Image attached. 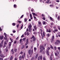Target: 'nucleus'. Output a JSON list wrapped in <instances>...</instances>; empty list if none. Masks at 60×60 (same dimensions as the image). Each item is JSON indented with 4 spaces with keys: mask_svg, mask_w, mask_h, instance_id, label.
Returning <instances> with one entry per match:
<instances>
[{
    "mask_svg": "<svg viewBox=\"0 0 60 60\" xmlns=\"http://www.w3.org/2000/svg\"><path fill=\"white\" fill-rule=\"evenodd\" d=\"M46 53L47 55H48V56H49V51H47L46 52Z\"/></svg>",
    "mask_w": 60,
    "mask_h": 60,
    "instance_id": "16",
    "label": "nucleus"
},
{
    "mask_svg": "<svg viewBox=\"0 0 60 60\" xmlns=\"http://www.w3.org/2000/svg\"><path fill=\"white\" fill-rule=\"evenodd\" d=\"M26 31V32H28V29L27 28V29Z\"/></svg>",
    "mask_w": 60,
    "mask_h": 60,
    "instance_id": "62",
    "label": "nucleus"
},
{
    "mask_svg": "<svg viewBox=\"0 0 60 60\" xmlns=\"http://www.w3.org/2000/svg\"><path fill=\"white\" fill-rule=\"evenodd\" d=\"M48 32H49V33H50V32H51V30H50V29H49Z\"/></svg>",
    "mask_w": 60,
    "mask_h": 60,
    "instance_id": "37",
    "label": "nucleus"
},
{
    "mask_svg": "<svg viewBox=\"0 0 60 60\" xmlns=\"http://www.w3.org/2000/svg\"><path fill=\"white\" fill-rule=\"evenodd\" d=\"M52 56H51L50 57V60H52Z\"/></svg>",
    "mask_w": 60,
    "mask_h": 60,
    "instance_id": "47",
    "label": "nucleus"
},
{
    "mask_svg": "<svg viewBox=\"0 0 60 60\" xmlns=\"http://www.w3.org/2000/svg\"><path fill=\"white\" fill-rule=\"evenodd\" d=\"M12 58H13V57L12 56H11L10 57V60H12Z\"/></svg>",
    "mask_w": 60,
    "mask_h": 60,
    "instance_id": "31",
    "label": "nucleus"
},
{
    "mask_svg": "<svg viewBox=\"0 0 60 60\" xmlns=\"http://www.w3.org/2000/svg\"><path fill=\"white\" fill-rule=\"evenodd\" d=\"M3 42H4V40H2L1 44H3Z\"/></svg>",
    "mask_w": 60,
    "mask_h": 60,
    "instance_id": "49",
    "label": "nucleus"
},
{
    "mask_svg": "<svg viewBox=\"0 0 60 60\" xmlns=\"http://www.w3.org/2000/svg\"><path fill=\"white\" fill-rule=\"evenodd\" d=\"M49 34H47V36H49Z\"/></svg>",
    "mask_w": 60,
    "mask_h": 60,
    "instance_id": "60",
    "label": "nucleus"
},
{
    "mask_svg": "<svg viewBox=\"0 0 60 60\" xmlns=\"http://www.w3.org/2000/svg\"><path fill=\"white\" fill-rule=\"evenodd\" d=\"M54 49L55 50H56V49H57V48H56V46H54Z\"/></svg>",
    "mask_w": 60,
    "mask_h": 60,
    "instance_id": "44",
    "label": "nucleus"
},
{
    "mask_svg": "<svg viewBox=\"0 0 60 60\" xmlns=\"http://www.w3.org/2000/svg\"><path fill=\"white\" fill-rule=\"evenodd\" d=\"M4 38V36H0V39L2 40V39H3V38Z\"/></svg>",
    "mask_w": 60,
    "mask_h": 60,
    "instance_id": "13",
    "label": "nucleus"
},
{
    "mask_svg": "<svg viewBox=\"0 0 60 60\" xmlns=\"http://www.w3.org/2000/svg\"><path fill=\"white\" fill-rule=\"evenodd\" d=\"M23 25H22L21 26V29H22V28H23Z\"/></svg>",
    "mask_w": 60,
    "mask_h": 60,
    "instance_id": "55",
    "label": "nucleus"
},
{
    "mask_svg": "<svg viewBox=\"0 0 60 60\" xmlns=\"http://www.w3.org/2000/svg\"><path fill=\"white\" fill-rule=\"evenodd\" d=\"M47 1L46 2V3H47V4H49V2L50 1V0H47Z\"/></svg>",
    "mask_w": 60,
    "mask_h": 60,
    "instance_id": "19",
    "label": "nucleus"
},
{
    "mask_svg": "<svg viewBox=\"0 0 60 60\" xmlns=\"http://www.w3.org/2000/svg\"><path fill=\"white\" fill-rule=\"evenodd\" d=\"M31 27H32V25H31V24H30L28 27L29 31V32H31L32 31V29L31 28Z\"/></svg>",
    "mask_w": 60,
    "mask_h": 60,
    "instance_id": "2",
    "label": "nucleus"
},
{
    "mask_svg": "<svg viewBox=\"0 0 60 60\" xmlns=\"http://www.w3.org/2000/svg\"><path fill=\"white\" fill-rule=\"evenodd\" d=\"M37 34V33L36 32H34L33 33V34Z\"/></svg>",
    "mask_w": 60,
    "mask_h": 60,
    "instance_id": "43",
    "label": "nucleus"
},
{
    "mask_svg": "<svg viewBox=\"0 0 60 60\" xmlns=\"http://www.w3.org/2000/svg\"><path fill=\"white\" fill-rule=\"evenodd\" d=\"M58 20H59V19H60V17H59V16H58L57 18Z\"/></svg>",
    "mask_w": 60,
    "mask_h": 60,
    "instance_id": "48",
    "label": "nucleus"
},
{
    "mask_svg": "<svg viewBox=\"0 0 60 60\" xmlns=\"http://www.w3.org/2000/svg\"><path fill=\"white\" fill-rule=\"evenodd\" d=\"M23 16H24V15H22L20 17V19H21L23 17Z\"/></svg>",
    "mask_w": 60,
    "mask_h": 60,
    "instance_id": "51",
    "label": "nucleus"
},
{
    "mask_svg": "<svg viewBox=\"0 0 60 60\" xmlns=\"http://www.w3.org/2000/svg\"><path fill=\"white\" fill-rule=\"evenodd\" d=\"M40 58L41 59H42V56H40Z\"/></svg>",
    "mask_w": 60,
    "mask_h": 60,
    "instance_id": "33",
    "label": "nucleus"
},
{
    "mask_svg": "<svg viewBox=\"0 0 60 60\" xmlns=\"http://www.w3.org/2000/svg\"><path fill=\"white\" fill-rule=\"evenodd\" d=\"M43 60H46V58H45V57H43Z\"/></svg>",
    "mask_w": 60,
    "mask_h": 60,
    "instance_id": "38",
    "label": "nucleus"
},
{
    "mask_svg": "<svg viewBox=\"0 0 60 60\" xmlns=\"http://www.w3.org/2000/svg\"><path fill=\"white\" fill-rule=\"evenodd\" d=\"M28 39H27L26 40V42L27 43H28Z\"/></svg>",
    "mask_w": 60,
    "mask_h": 60,
    "instance_id": "28",
    "label": "nucleus"
},
{
    "mask_svg": "<svg viewBox=\"0 0 60 60\" xmlns=\"http://www.w3.org/2000/svg\"><path fill=\"white\" fill-rule=\"evenodd\" d=\"M49 6L50 7H52L53 6V5H49Z\"/></svg>",
    "mask_w": 60,
    "mask_h": 60,
    "instance_id": "53",
    "label": "nucleus"
},
{
    "mask_svg": "<svg viewBox=\"0 0 60 60\" xmlns=\"http://www.w3.org/2000/svg\"><path fill=\"white\" fill-rule=\"evenodd\" d=\"M33 49H32L31 51V50H29L28 51V53L29 55L31 54L32 55L33 54Z\"/></svg>",
    "mask_w": 60,
    "mask_h": 60,
    "instance_id": "3",
    "label": "nucleus"
},
{
    "mask_svg": "<svg viewBox=\"0 0 60 60\" xmlns=\"http://www.w3.org/2000/svg\"><path fill=\"white\" fill-rule=\"evenodd\" d=\"M26 40V38H24L22 39V40L23 41H24L25 40Z\"/></svg>",
    "mask_w": 60,
    "mask_h": 60,
    "instance_id": "41",
    "label": "nucleus"
},
{
    "mask_svg": "<svg viewBox=\"0 0 60 60\" xmlns=\"http://www.w3.org/2000/svg\"><path fill=\"white\" fill-rule=\"evenodd\" d=\"M24 47H25V45H23L22 46L21 48L22 49H23L24 48Z\"/></svg>",
    "mask_w": 60,
    "mask_h": 60,
    "instance_id": "35",
    "label": "nucleus"
},
{
    "mask_svg": "<svg viewBox=\"0 0 60 60\" xmlns=\"http://www.w3.org/2000/svg\"><path fill=\"white\" fill-rule=\"evenodd\" d=\"M41 16L42 17H45V15H43V14H42Z\"/></svg>",
    "mask_w": 60,
    "mask_h": 60,
    "instance_id": "52",
    "label": "nucleus"
},
{
    "mask_svg": "<svg viewBox=\"0 0 60 60\" xmlns=\"http://www.w3.org/2000/svg\"><path fill=\"white\" fill-rule=\"evenodd\" d=\"M43 20H45L46 19V18H45V17H43Z\"/></svg>",
    "mask_w": 60,
    "mask_h": 60,
    "instance_id": "50",
    "label": "nucleus"
},
{
    "mask_svg": "<svg viewBox=\"0 0 60 60\" xmlns=\"http://www.w3.org/2000/svg\"><path fill=\"white\" fill-rule=\"evenodd\" d=\"M27 19L26 18H25L24 19V21H25V22H26L27 21Z\"/></svg>",
    "mask_w": 60,
    "mask_h": 60,
    "instance_id": "30",
    "label": "nucleus"
},
{
    "mask_svg": "<svg viewBox=\"0 0 60 60\" xmlns=\"http://www.w3.org/2000/svg\"><path fill=\"white\" fill-rule=\"evenodd\" d=\"M43 50L45 49V48L43 46H42V45H41L40 46V49L41 50L40 51V52H42L43 51Z\"/></svg>",
    "mask_w": 60,
    "mask_h": 60,
    "instance_id": "1",
    "label": "nucleus"
},
{
    "mask_svg": "<svg viewBox=\"0 0 60 60\" xmlns=\"http://www.w3.org/2000/svg\"><path fill=\"white\" fill-rule=\"evenodd\" d=\"M4 35H5V37L6 38V39H5V37H4V40H7V36H7V34H6L5 33H4Z\"/></svg>",
    "mask_w": 60,
    "mask_h": 60,
    "instance_id": "6",
    "label": "nucleus"
},
{
    "mask_svg": "<svg viewBox=\"0 0 60 60\" xmlns=\"http://www.w3.org/2000/svg\"><path fill=\"white\" fill-rule=\"evenodd\" d=\"M10 40H11V42H13V39H11V38H10Z\"/></svg>",
    "mask_w": 60,
    "mask_h": 60,
    "instance_id": "20",
    "label": "nucleus"
},
{
    "mask_svg": "<svg viewBox=\"0 0 60 60\" xmlns=\"http://www.w3.org/2000/svg\"><path fill=\"white\" fill-rule=\"evenodd\" d=\"M20 54H23V52H21Z\"/></svg>",
    "mask_w": 60,
    "mask_h": 60,
    "instance_id": "54",
    "label": "nucleus"
},
{
    "mask_svg": "<svg viewBox=\"0 0 60 60\" xmlns=\"http://www.w3.org/2000/svg\"><path fill=\"white\" fill-rule=\"evenodd\" d=\"M43 34L44 36H45V33H44V32H43Z\"/></svg>",
    "mask_w": 60,
    "mask_h": 60,
    "instance_id": "61",
    "label": "nucleus"
},
{
    "mask_svg": "<svg viewBox=\"0 0 60 60\" xmlns=\"http://www.w3.org/2000/svg\"><path fill=\"white\" fill-rule=\"evenodd\" d=\"M49 49H50V48L49 47L48 48H47V51H48L49 50Z\"/></svg>",
    "mask_w": 60,
    "mask_h": 60,
    "instance_id": "39",
    "label": "nucleus"
},
{
    "mask_svg": "<svg viewBox=\"0 0 60 60\" xmlns=\"http://www.w3.org/2000/svg\"><path fill=\"white\" fill-rule=\"evenodd\" d=\"M0 60H3V59L2 58L0 57Z\"/></svg>",
    "mask_w": 60,
    "mask_h": 60,
    "instance_id": "56",
    "label": "nucleus"
},
{
    "mask_svg": "<svg viewBox=\"0 0 60 60\" xmlns=\"http://www.w3.org/2000/svg\"><path fill=\"white\" fill-rule=\"evenodd\" d=\"M3 46V44L0 43V47H2Z\"/></svg>",
    "mask_w": 60,
    "mask_h": 60,
    "instance_id": "25",
    "label": "nucleus"
},
{
    "mask_svg": "<svg viewBox=\"0 0 60 60\" xmlns=\"http://www.w3.org/2000/svg\"><path fill=\"white\" fill-rule=\"evenodd\" d=\"M13 25L14 26H15V23H13Z\"/></svg>",
    "mask_w": 60,
    "mask_h": 60,
    "instance_id": "59",
    "label": "nucleus"
},
{
    "mask_svg": "<svg viewBox=\"0 0 60 60\" xmlns=\"http://www.w3.org/2000/svg\"><path fill=\"white\" fill-rule=\"evenodd\" d=\"M7 43V42L6 41H5L4 43V45H6Z\"/></svg>",
    "mask_w": 60,
    "mask_h": 60,
    "instance_id": "23",
    "label": "nucleus"
},
{
    "mask_svg": "<svg viewBox=\"0 0 60 60\" xmlns=\"http://www.w3.org/2000/svg\"><path fill=\"white\" fill-rule=\"evenodd\" d=\"M50 47H51V49H54V48H53V46L51 45L50 46Z\"/></svg>",
    "mask_w": 60,
    "mask_h": 60,
    "instance_id": "36",
    "label": "nucleus"
},
{
    "mask_svg": "<svg viewBox=\"0 0 60 60\" xmlns=\"http://www.w3.org/2000/svg\"><path fill=\"white\" fill-rule=\"evenodd\" d=\"M0 56L2 57H4V56L3 55L2 53L0 55Z\"/></svg>",
    "mask_w": 60,
    "mask_h": 60,
    "instance_id": "9",
    "label": "nucleus"
},
{
    "mask_svg": "<svg viewBox=\"0 0 60 60\" xmlns=\"http://www.w3.org/2000/svg\"><path fill=\"white\" fill-rule=\"evenodd\" d=\"M19 59L20 60H21V56H20L19 57Z\"/></svg>",
    "mask_w": 60,
    "mask_h": 60,
    "instance_id": "32",
    "label": "nucleus"
},
{
    "mask_svg": "<svg viewBox=\"0 0 60 60\" xmlns=\"http://www.w3.org/2000/svg\"><path fill=\"white\" fill-rule=\"evenodd\" d=\"M34 59V57H33L31 59V60H33Z\"/></svg>",
    "mask_w": 60,
    "mask_h": 60,
    "instance_id": "26",
    "label": "nucleus"
},
{
    "mask_svg": "<svg viewBox=\"0 0 60 60\" xmlns=\"http://www.w3.org/2000/svg\"><path fill=\"white\" fill-rule=\"evenodd\" d=\"M43 25H45V24H46V22H44V21H43Z\"/></svg>",
    "mask_w": 60,
    "mask_h": 60,
    "instance_id": "27",
    "label": "nucleus"
},
{
    "mask_svg": "<svg viewBox=\"0 0 60 60\" xmlns=\"http://www.w3.org/2000/svg\"><path fill=\"white\" fill-rule=\"evenodd\" d=\"M14 60H18V59H17V58H15L14 59Z\"/></svg>",
    "mask_w": 60,
    "mask_h": 60,
    "instance_id": "64",
    "label": "nucleus"
},
{
    "mask_svg": "<svg viewBox=\"0 0 60 60\" xmlns=\"http://www.w3.org/2000/svg\"><path fill=\"white\" fill-rule=\"evenodd\" d=\"M58 49H59V50H60V47H58Z\"/></svg>",
    "mask_w": 60,
    "mask_h": 60,
    "instance_id": "63",
    "label": "nucleus"
},
{
    "mask_svg": "<svg viewBox=\"0 0 60 60\" xmlns=\"http://www.w3.org/2000/svg\"><path fill=\"white\" fill-rule=\"evenodd\" d=\"M38 56V54H37L36 55V56L35 57V59H37V57Z\"/></svg>",
    "mask_w": 60,
    "mask_h": 60,
    "instance_id": "14",
    "label": "nucleus"
},
{
    "mask_svg": "<svg viewBox=\"0 0 60 60\" xmlns=\"http://www.w3.org/2000/svg\"><path fill=\"white\" fill-rule=\"evenodd\" d=\"M32 14L34 16H37V14H35V13H32Z\"/></svg>",
    "mask_w": 60,
    "mask_h": 60,
    "instance_id": "10",
    "label": "nucleus"
},
{
    "mask_svg": "<svg viewBox=\"0 0 60 60\" xmlns=\"http://www.w3.org/2000/svg\"><path fill=\"white\" fill-rule=\"evenodd\" d=\"M49 18L50 20H52V21H53L54 20V19H53L51 17H50Z\"/></svg>",
    "mask_w": 60,
    "mask_h": 60,
    "instance_id": "8",
    "label": "nucleus"
},
{
    "mask_svg": "<svg viewBox=\"0 0 60 60\" xmlns=\"http://www.w3.org/2000/svg\"><path fill=\"white\" fill-rule=\"evenodd\" d=\"M38 24H40V25H41V22L39 21L38 22Z\"/></svg>",
    "mask_w": 60,
    "mask_h": 60,
    "instance_id": "40",
    "label": "nucleus"
},
{
    "mask_svg": "<svg viewBox=\"0 0 60 60\" xmlns=\"http://www.w3.org/2000/svg\"><path fill=\"white\" fill-rule=\"evenodd\" d=\"M14 8H15H15H16L17 7L16 5L14 4Z\"/></svg>",
    "mask_w": 60,
    "mask_h": 60,
    "instance_id": "22",
    "label": "nucleus"
},
{
    "mask_svg": "<svg viewBox=\"0 0 60 60\" xmlns=\"http://www.w3.org/2000/svg\"><path fill=\"white\" fill-rule=\"evenodd\" d=\"M26 55V54H25V52L24 53L23 55H22V58H23V59H24V57H25V55Z\"/></svg>",
    "mask_w": 60,
    "mask_h": 60,
    "instance_id": "7",
    "label": "nucleus"
},
{
    "mask_svg": "<svg viewBox=\"0 0 60 60\" xmlns=\"http://www.w3.org/2000/svg\"><path fill=\"white\" fill-rule=\"evenodd\" d=\"M55 55L56 56H58V54L56 52H55Z\"/></svg>",
    "mask_w": 60,
    "mask_h": 60,
    "instance_id": "17",
    "label": "nucleus"
},
{
    "mask_svg": "<svg viewBox=\"0 0 60 60\" xmlns=\"http://www.w3.org/2000/svg\"><path fill=\"white\" fill-rule=\"evenodd\" d=\"M9 47H10V46H11V42H9Z\"/></svg>",
    "mask_w": 60,
    "mask_h": 60,
    "instance_id": "11",
    "label": "nucleus"
},
{
    "mask_svg": "<svg viewBox=\"0 0 60 60\" xmlns=\"http://www.w3.org/2000/svg\"><path fill=\"white\" fill-rule=\"evenodd\" d=\"M8 49H6V51L7 52H8Z\"/></svg>",
    "mask_w": 60,
    "mask_h": 60,
    "instance_id": "58",
    "label": "nucleus"
},
{
    "mask_svg": "<svg viewBox=\"0 0 60 60\" xmlns=\"http://www.w3.org/2000/svg\"><path fill=\"white\" fill-rule=\"evenodd\" d=\"M14 51H15V52H17V49H15L14 50Z\"/></svg>",
    "mask_w": 60,
    "mask_h": 60,
    "instance_id": "29",
    "label": "nucleus"
},
{
    "mask_svg": "<svg viewBox=\"0 0 60 60\" xmlns=\"http://www.w3.org/2000/svg\"><path fill=\"white\" fill-rule=\"evenodd\" d=\"M52 39H55V37L53 35L52 37Z\"/></svg>",
    "mask_w": 60,
    "mask_h": 60,
    "instance_id": "18",
    "label": "nucleus"
},
{
    "mask_svg": "<svg viewBox=\"0 0 60 60\" xmlns=\"http://www.w3.org/2000/svg\"><path fill=\"white\" fill-rule=\"evenodd\" d=\"M14 44H16L17 43V41H15L14 42Z\"/></svg>",
    "mask_w": 60,
    "mask_h": 60,
    "instance_id": "46",
    "label": "nucleus"
},
{
    "mask_svg": "<svg viewBox=\"0 0 60 60\" xmlns=\"http://www.w3.org/2000/svg\"><path fill=\"white\" fill-rule=\"evenodd\" d=\"M59 43H60V41L59 40L55 42V44H58Z\"/></svg>",
    "mask_w": 60,
    "mask_h": 60,
    "instance_id": "5",
    "label": "nucleus"
},
{
    "mask_svg": "<svg viewBox=\"0 0 60 60\" xmlns=\"http://www.w3.org/2000/svg\"><path fill=\"white\" fill-rule=\"evenodd\" d=\"M40 56H39L38 58V60H40Z\"/></svg>",
    "mask_w": 60,
    "mask_h": 60,
    "instance_id": "34",
    "label": "nucleus"
},
{
    "mask_svg": "<svg viewBox=\"0 0 60 60\" xmlns=\"http://www.w3.org/2000/svg\"><path fill=\"white\" fill-rule=\"evenodd\" d=\"M33 38V41H36V38L34 37V36L33 35L32 36V37L31 38V39H32Z\"/></svg>",
    "mask_w": 60,
    "mask_h": 60,
    "instance_id": "4",
    "label": "nucleus"
},
{
    "mask_svg": "<svg viewBox=\"0 0 60 60\" xmlns=\"http://www.w3.org/2000/svg\"><path fill=\"white\" fill-rule=\"evenodd\" d=\"M21 38H23L24 37V34H23L22 35L21 37Z\"/></svg>",
    "mask_w": 60,
    "mask_h": 60,
    "instance_id": "42",
    "label": "nucleus"
},
{
    "mask_svg": "<svg viewBox=\"0 0 60 60\" xmlns=\"http://www.w3.org/2000/svg\"><path fill=\"white\" fill-rule=\"evenodd\" d=\"M57 31H58V30L56 29L54 30V31H55V32H57Z\"/></svg>",
    "mask_w": 60,
    "mask_h": 60,
    "instance_id": "57",
    "label": "nucleus"
},
{
    "mask_svg": "<svg viewBox=\"0 0 60 60\" xmlns=\"http://www.w3.org/2000/svg\"><path fill=\"white\" fill-rule=\"evenodd\" d=\"M11 51L12 52V53H14V52H13V49H12L11 50Z\"/></svg>",
    "mask_w": 60,
    "mask_h": 60,
    "instance_id": "45",
    "label": "nucleus"
},
{
    "mask_svg": "<svg viewBox=\"0 0 60 60\" xmlns=\"http://www.w3.org/2000/svg\"><path fill=\"white\" fill-rule=\"evenodd\" d=\"M34 28L35 30H36V29H37V28L36 27V26H34Z\"/></svg>",
    "mask_w": 60,
    "mask_h": 60,
    "instance_id": "24",
    "label": "nucleus"
},
{
    "mask_svg": "<svg viewBox=\"0 0 60 60\" xmlns=\"http://www.w3.org/2000/svg\"><path fill=\"white\" fill-rule=\"evenodd\" d=\"M30 15L31 19H32L33 18H32V14H30Z\"/></svg>",
    "mask_w": 60,
    "mask_h": 60,
    "instance_id": "12",
    "label": "nucleus"
},
{
    "mask_svg": "<svg viewBox=\"0 0 60 60\" xmlns=\"http://www.w3.org/2000/svg\"><path fill=\"white\" fill-rule=\"evenodd\" d=\"M54 41V39H51V43L53 42Z\"/></svg>",
    "mask_w": 60,
    "mask_h": 60,
    "instance_id": "15",
    "label": "nucleus"
},
{
    "mask_svg": "<svg viewBox=\"0 0 60 60\" xmlns=\"http://www.w3.org/2000/svg\"><path fill=\"white\" fill-rule=\"evenodd\" d=\"M34 51H36V50H37V49H36V47H34Z\"/></svg>",
    "mask_w": 60,
    "mask_h": 60,
    "instance_id": "21",
    "label": "nucleus"
}]
</instances>
